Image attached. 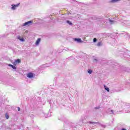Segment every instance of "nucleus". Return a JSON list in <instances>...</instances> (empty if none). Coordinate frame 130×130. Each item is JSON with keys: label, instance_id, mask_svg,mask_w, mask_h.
I'll return each mask as SVG.
<instances>
[{"label": "nucleus", "instance_id": "f257e3e1", "mask_svg": "<svg viewBox=\"0 0 130 130\" xmlns=\"http://www.w3.org/2000/svg\"><path fill=\"white\" fill-rule=\"evenodd\" d=\"M33 25V21L30 20L23 23V26H31Z\"/></svg>", "mask_w": 130, "mask_h": 130}, {"label": "nucleus", "instance_id": "f03ea898", "mask_svg": "<svg viewBox=\"0 0 130 130\" xmlns=\"http://www.w3.org/2000/svg\"><path fill=\"white\" fill-rule=\"evenodd\" d=\"M20 4L21 3H18L17 5L12 4L11 5L12 6L11 10H13V11H15V10H16V9H17V8H18V7H19V6H20Z\"/></svg>", "mask_w": 130, "mask_h": 130}, {"label": "nucleus", "instance_id": "7ed1b4c3", "mask_svg": "<svg viewBox=\"0 0 130 130\" xmlns=\"http://www.w3.org/2000/svg\"><path fill=\"white\" fill-rule=\"evenodd\" d=\"M27 77L29 79H32V78H34V74H33L32 73H29L27 74Z\"/></svg>", "mask_w": 130, "mask_h": 130}, {"label": "nucleus", "instance_id": "20e7f679", "mask_svg": "<svg viewBox=\"0 0 130 130\" xmlns=\"http://www.w3.org/2000/svg\"><path fill=\"white\" fill-rule=\"evenodd\" d=\"M74 40H75V41H77V42H78L79 43H83V42H84L80 38H75Z\"/></svg>", "mask_w": 130, "mask_h": 130}, {"label": "nucleus", "instance_id": "39448f33", "mask_svg": "<svg viewBox=\"0 0 130 130\" xmlns=\"http://www.w3.org/2000/svg\"><path fill=\"white\" fill-rule=\"evenodd\" d=\"M41 41V38L38 39L35 43L36 45H37V46H38V45H39V43H40Z\"/></svg>", "mask_w": 130, "mask_h": 130}, {"label": "nucleus", "instance_id": "423d86ee", "mask_svg": "<svg viewBox=\"0 0 130 130\" xmlns=\"http://www.w3.org/2000/svg\"><path fill=\"white\" fill-rule=\"evenodd\" d=\"M88 123H89L90 124H93V125H95V124H99V122H98L89 121Z\"/></svg>", "mask_w": 130, "mask_h": 130}, {"label": "nucleus", "instance_id": "0eeeda50", "mask_svg": "<svg viewBox=\"0 0 130 130\" xmlns=\"http://www.w3.org/2000/svg\"><path fill=\"white\" fill-rule=\"evenodd\" d=\"M18 39L20 40V41H22V42H24L25 41V40H24V38H21L20 36H18L17 37Z\"/></svg>", "mask_w": 130, "mask_h": 130}, {"label": "nucleus", "instance_id": "6e6552de", "mask_svg": "<svg viewBox=\"0 0 130 130\" xmlns=\"http://www.w3.org/2000/svg\"><path fill=\"white\" fill-rule=\"evenodd\" d=\"M9 67H11V68L12 69H13V70H17V67H16L14 65H12L11 64H8Z\"/></svg>", "mask_w": 130, "mask_h": 130}, {"label": "nucleus", "instance_id": "1a4fd4ad", "mask_svg": "<svg viewBox=\"0 0 130 130\" xmlns=\"http://www.w3.org/2000/svg\"><path fill=\"white\" fill-rule=\"evenodd\" d=\"M104 87L105 90L107 91V92H109V88L107 87L106 85H104Z\"/></svg>", "mask_w": 130, "mask_h": 130}, {"label": "nucleus", "instance_id": "9d476101", "mask_svg": "<svg viewBox=\"0 0 130 130\" xmlns=\"http://www.w3.org/2000/svg\"><path fill=\"white\" fill-rule=\"evenodd\" d=\"M15 61L16 62V63H21V59H17L15 60Z\"/></svg>", "mask_w": 130, "mask_h": 130}, {"label": "nucleus", "instance_id": "9b49d317", "mask_svg": "<svg viewBox=\"0 0 130 130\" xmlns=\"http://www.w3.org/2000/svg\"><path fill=\"white\" fill-rule=\"evenodd\" d=\"M87 72L88 73V74H92V73H93V71L91 69H88L87 70Z\"/></svg>", "mask_w": 130, "mask_h": 130}, {"label": "nucleus", "instance_id": "f8f14e48", "mask_svg": "<svg viewBox=\"0 0 130 130\" xmlns=\"http://www.w3.org/2000/svg\"><path fill=\"white\" fill-rule=\"evenodd\" d=\"M67 23L68 24H69V25H73V23H72V22H71V21H70V20H68V21H67Z\"/></svg>", "mask_w": 130, "mask_h": 130}, {"label": "nucleus", "instance_id": "ddd939ff", "mask_svg": "<svg viewBox=\"0 0 130 130\" xmlns=\"http://www.w3.org/2000/svg\"><path fill=\"white\" fill-rule=\"evenodd\" d=\"M119 1H120V0H111V3H116V2H119Z\"/></svg>", "mask_w": 130, "mask_h": 130}, {"label": "nucleus", "instance_id": "4468645a", "mask_svg": "<svg viewBox=\"0 0 130 130\" xmlns=\"http://www.w3.org/2000/svg\"><path fill=\"white\" fill-rule=\"evenodd\" d=\"M98 46H102V43L99 42L97 44Z\"/></svg>", "mask_w": 130, "mask_h": 130}, {"label": "nucleus", "instance_id": "2eb2a0df", "mask_svg": "<svg viewBox=\"0 0 130 130\" xmlns=\"http://www.w3.org/2000/svg\"><path fill=\"white\" fill-rule=\"evenodd\" d=\"M109 22H110L111 25H112V24H113V23H114V21L113 20H110Z\"/></svg>", "mask_w": 130, "mask_h": 130}, {"label": "nucleus", "instance_id": "dca6fc26", "mask_svg": "<svg viewBox=\"0 0 130 130\" xmlns=\"http://www.w3.org/2000/svg\"><path fill=\"white\" fill-rule=\"evenodd\" d=\"M13 64H14V66H16V64H18L16 62V61H15L14 62H13Z\"/></svg>", "mask_w": 130, "mask_h": 130}, {"label": "nucleus", "instance_id": "f3484780", "mask_svg": "<svg viewBox=\"0 0 130 130\" xmlns=\"http://www.w3.org/2000/svg\"><path fill=\"white\" fill-rule=\"evenodd\" d=\"M97 42V39L96 38H94L93 39V42Z\"/></svg>", "mask_w": 130, "mask_h": 130}, {"label": "nucleus", "instance_id": "a211bd4d", "mask_svg": "<svg viewBox=\"0 0 130 130\" xmlns=\"http://www.w3.org/2000/svg\"><path fill=\"white\" fill-rule=\"evenodd\" d=\"M6 119H9V115H6Z\"/></svg>", "mask_w": 130, "mask_h": 130}, {"label": "nucleus", "instance_id": "6ab92c4d", "mask_svg": "<svg viewBox=\"0 0 130 130\" xmlns=\"http://www.w3.org/2000/svg\"><path fill=\"white\" fill-rule=\"evenodd\" d=\"M20 110H21V108H20V107H18V111H20Z\"/></svg>", "mask_w": 130, "mask_h": 130}, {"label": "nucleus", "instance_id": "aec40b11", "mask_svg": "<svg viewBox=\"0 0 130 130\" xmlns=\"http://www.w3.org/2000/svg\"><path fill=\"white\" fill-rule=\"evenodd\" d=\"M67 15H71V13H70V12H67Z\"/></svg>", "mask_w": 130, "mask_h": 130}, {"label": "nucleus", "instance_id": "412c9836", "mask_svg": "<svg viewBox=\"0 0 130 130\" xmlns=\"http://www.w3.org/2000/svg\"><path fill=\"white\" fill-rule=\"evenodd\" d=\"M94 108H95V109H99V107H95Z\"/></svg>", "mask_w": 130, "mask_h": 130}, {"label": "nucleus", "instance_id": "4be33fe9", "mask_svg": "<svg viewBox=\"0 0 130 130\" xmlns=\"http://www.w3.org/2000/svg\"><path fill=\"white\" fill-rule=\"evenodd\" d=\"M94 61H97V59H94Z\"/></svg>", "mask_w": 130, "mask_h": 130}, {"label": "nucleus", "instance_id": "5701e85b", "mask_svg": "<svg viewBox=\"0 0 130 130\" xmlns=\"http://www.w3.org/2000/svg\"><path fill=\"white\" fill-rule=\"evenodd\" d=\"M111 112H112V113H113L114 112V111L113 110H111Z\"/></svg>", "mask_w": 130, "mask_h": 130}, {"label": "nucleus", "instance_id": "b1692460", "mask_svg": "<svg viewBox=\"0 0 130 130\" xmlns=\"http://www.w3.org/2000/svg\"><path fill=\"white\" fill-rule=\"evenodd\" d=\"M122 130H126V129L124 128H122Z\"/></svg>", "mask_w": 130, "mask_h": 130}, {"label": "nucleus", "instance_id": "393cba45", "mask_svg": "<svg viewBox=\"0 0 130 130\" xmlns=\"http://www.w3.org/2000/svg\"><path fill=\"white\" fill-rule=\"evenodd\" d=\"M15 72H17V71L15 70Z\"/></svg>", "mask_w": 130, "mask_h": 130}]
</instances>
